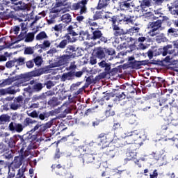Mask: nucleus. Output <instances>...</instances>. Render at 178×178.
<instances>
[{"mask_svg": "<svg viewBox=\"0 0 178 178\" xmlns=\"http://www.w3.org/2000/svg\"><path fill=\"white\" fill-rule=\"evenodd\" d=\"M51 127V124L49 123L46 124H40L38 123L33 128H32L30 131H29L24 136L18 135V137L20 140L21 144L24 145L27 141L29 140H36V141H42V138H41V133H44L47 129H49Z\"/></svg>", "mask_w": 178, "mask_h": 178, "instance_id": "nucleus-1", "label": "nucleus"}, {"mask_svg": "<svg viewBox=\"0 0 178 178\" xmlns=\"http://www.w3.org/2000/svg\"><path fill=\"white\" fill-rule=\"evenodd\" d=\"M87 2L88 0H81L77 3H74L71 6V10H79V13L76 15V20L78 23H81L84 20V16L87 13Z\"/></svg>", "mask_w": 178, "mask_h": 178, "instance_id": "nucleus-2", "label": "nucleus"}, {"mask_svg": "<svg viewBox=\"0 0 178 178\" xmlns=\"http://www.w3.org/2000/svg\"><path fill=\"white\" fill-rule=\"evenodd\" d=\"M42 74H44V70L37 69L26 74H21L15 76V81L20 80L22 84H26L27 81L31 80V77H39V76H41Z\"/></svg>", "mask_w": 178, "mask_h": 178, "instance_id": "nucleus-3", "label": "nucleus"}, {"mask_svg": "<svg viewBox=\"0 0 178 178\" xmlns=\"http://www.w3.org/2000/svg\"><path fill=\"white\" fill-rule=\"evenodd\" d=\"M163 23V20L162 19H157L156 21L149 22L147 29L149 30L148 34L149 37H155V35L159 34L160 31L165 29V27H162Z\"/></svg>", "mask_w": 178, "mask_h": 178, "instance_id": "nucleus-4", "label": "nucleus"}, {"mask_svg": "<svg viewBox=\"0 0 178 178\" xmlns=\"http://www.w3.org/2000/svg\"><path fill=\"white\" fill-rule=\"evenodd\" d=\"M24 147H26V144H22V147L19 152V156H16L14 160L11 162V165H13L15 169H19L21 165H23V161L29 156V152L24 151Z\"/></svg>", "mask_w": 178, "mask_h": 178, "instance_id": "nucleus-5", "label": "nucleus"}, {"mask_svg": "<svg viewBox=\"0 0 178 178\" xmlns=\"http://www.w3.org/2000/svg\"><path fill=\"white\" fill-rule=\"evenodd\" d=\"M69 62H70V59L67 57V56L63 54L61 56H58L56 59H54L50 63V66H51V67H59V66H66V65H68Z\"/></svg>", "mask_w": 178, "mask_h": 178, "instance_id": "nucleus-6", "label": "nucleus"}, {"mask_svg": "<svg viewBox=\"0 0 178 178\" xmlns=\"http://www.w3.org/2000/svg\"><path fill=\"white\" fill-rule=\"evenodd\" d=\"M95 159H98L95 153H86L79 158L81 166H84L86 163H92Z\"/></svg>", "mask_w": 178, "mask_h": 178, "instance_id": "nucleus-7", "label": "nucleus"}, {"mask_svg": "<svg viewBox=\"0 0 178 178\" xmlns=\"http://www.w3.org/2000/svg\"><path fill=\"white\" fill-rule=\"evenodd\" d=\"M138 138H141V136H140V131L135 130L127 134L125 136L126 141L122 144V145H126V144H133L134 141L138 140Z\"/></svg>", "mask_w": 178, "mask_h": 178, "instance_id": "nucleus-8", "label": "nucleus"}, {"mask_svg": "<svg viewBox=\"0 0 178 178\" xmlns=\"http://www.w3.org/2000/svg\"><path fill=\"white\" fill-rule=\"evenodd\" d=\"M98 65L99 67L104 69V72L100 73L98 77L99 79H105V77L111 73V67L112 66V63H106V60H102L98 63Z\"/></svg>", "mask_w": 178, "mask_h": 178, "instance_id": "nucleus-9", "label": "nucleus"}, {"mask_svg": "<svg viewBox=\"0 0 178 178\" xmlns=\"http://www.w3.org/2000/svg\"><path fill=\"white\" fill-rule=\"evenodd\" d=\"M64 53L65 54V56L70 60L80 56V54L77 51V48L74 45H68Z\"/></svg>", "mask_w": 178, "mask_h": 178, "instance_id": "nucleus-10", "label": "nucleus"}, {"mask_svg": "<svg viewBox=\"0 0 178 178\" xmlns=\"http://www.w3.org/2000/svg\"><path fill=\"white\" fill-rule=\"evenodd\" d=\"M12 4L14 5L13 9L16 12L27 10L29 8L27 3L23 2L22 0H12Z\"/></svg>", "mask_w": 178, "mask_h": 178, "instance_id": "nucleus-11", "label": "nucleus"}, {"mask_svg": "<svg viewBox=\"0 0 178 178\" xmlns=\"http://www.w3.org/2000/svg\"><path fill=\"white\" fill-rule=\"evenodd\" d=\"M24 129V127L21 123L11 122L8 125V130L12 133H22Z\"/></svg>", "mask_w": 178, "mask_h": 178, "instance_id": "nucleus-12", "label": "nucleus"}, {"mask_svg": "<svg viewBox=\"0 0 178 178\" xmlns=\"http://www.w3.org/2000/svg\"><path fill=\"white\" fill-rule=\"evenodd\" d=\"M167 56L164 59V62H166V63H173L174 62H176V58L177 56V54H176V52H175V49L168 50Z\"/></svg>", "mask_w": 178, "mask_h": 178, "instance_id": "nucleus-13", "label": "nucleus"}, {"mask_svg": "<svg viewBox=\"0 0 178 178\" xmlns=\"http://www.w3.org/2000/svg\"><path fill=\"white\" fill-rule=\"evenodd\" d=\"M131 0H125L120 3V8L121 10H123L124 12H126L129 10V12H131V8H133V3L130 2Z\"/></svg>", "mask_w": 178, "mask_h": 178, "instance_id": "nucleus-14", "label": "nucleus"}, {"mask_svg": "<svg viewBox=\"0 0 178 178\" xmlns=\"http://www.w3.org/2000/svg\"><path fill=\"white\" fill-rule=\"evenodd\" d=\"M168 10L171 15H176L178 16V0H175L170 3V6L168 5Z\"/></svg>", "mask_w": 178, "mask_h": 178, "instance_id": "nucleus-15", "label": "nucleus"}, {"mask_svg": "<svg viewBox=\"0 0 178 178\" xmlns=\"http://www.w3.org/2000/svg\"><path fill=\"white\" fill-rule=\"evenodd\" d=\"M167 101H168L169 105L173 108H177V101H176V97L177 95L172 94H166Z\"/></svg>", "mask_w": 178, "mask_h": 178, "instance_id": "nucleus-16", "label": "nucleus"}, {"mask_svg": "<svg viewBox=\"0 0 178 178\" xmlns=\"http://www.w3.org/2000/svg\"><path fill=\"white\" fill-rule=\"evenodd\" d=\"M8 16L10 17V19H14V20H17L18 22H19V23L23 22V19L26 17V15H24L22 13L15 14L13 13V12L9 13Z\"/></svg>", "mask_w": 178, "mask_h": 178, "instance_id": "nucleus-17", "label": "nucleus"}, {"mask_svg": "<svg viewBox=\"0 0 178 178\" xmlns=\"http://www.w3.org/2000/svg\"><path fill=\"white\" fill-rule=\"evenodd\" d=\"M118 154V148L113 147H108L106 151V155L108 158H115V155Z\"/></svg>", "mask_w": 178, "mask_h": 178, "instance_id": "nucleus-18", "label": "nucleus"}, {"mask_svg": "<svg viewBox=\"0 0 178 178\" xmlns=\"http://www.w3.org/2000/svg\"><path fill=\"white\" fill-rule=\"evenodd\" d=\"M73 72L70 71L68 72L63 73L60 77V81H70L73 80Z\"/></svg>", "mask_w": 178, "mask_h": 178, "instance_id": "nucleus-19", "label": "nucleus"}, {"mask_svg": "<svg viewBox=\"0 0 178 178\" xmlns=\"http://www.w3.org/2000/svg\"><path fill=\"white\" fill-rule=\"evenodd\" d=\"M79 40L80 41H86L92 40L91 35L88 33V31H82L79 33Z\"/></svg>", "mask_w": 178, "mask_h": 178, "instance_id": "nucleus-20", "label": "nucleus"}, {"mask_svg": "<svg viewBox=\"0 0 178 178\" xmlns=\"http://www.w3.org/2000/svg\"><path fill=\"white\" fill-rule=\"evenodd\" d=\"M60 22L65 23V24H69V23H72V15L69 13L63 14L60 17Z\"/></svg>", "mask_w": 178, "mask_h": 178, "instance_id": "nucleus-21", "label": "nucleus"}, {"mask_svg": "<svg viewBox=\"0 0 178 178\" xmlns=\"http://www.w3.org/2000/svg\"><path fill=\"white\" fill-rule=\"evenodd\" d=\"M54 115H55V111H54L49 112H43L41 113L40 114H38V118H39L40 120H45V119H48L49 116H54Z\"/></svg>", "mask_w": 178, "mask_h": 178, "instance_id": "nucleus-22", "label": "nucleus"}, {"mask_svg": "<svg viewBox=\"0 0 178 178\" xmlns=\"http://www.w3.org/2000/svg\"><path fill=\"white\" fill-rule=\"evenodd\" d=\"M156 41L158 44H161V42H167L168 38L165 36V33L159 32V34L155 35Z\"/></svg>", "mask_w": 178, "mask_h": 178, "instance_id": "nucleus-23", "label": "nucleus"}, {"mask_svg": "<svg viewBox=\"0 0 178 178\" xmlns=\"http://www.w3.org/2000/svg\"><path fill=\"white\" fill-rule=\"evenodd\" d=\"M14 60L16 63L15 67L17 70H19V66H23L26 65V58L24 57H19L18 58H15Z\"/></svg>", "mask_w": 178, "mask_h": 178, "instance_id": "nucleus-24", "label": "nucleus"}, {"mask_svg": "<svg viewBox=\"0 0 178 178\" xmlns=\"http://www.w3.org/2000/svg\"><path fill=\"white\" fill-rule=\"evenodd\" d=\"M2 156L3 159H6V161H10V159H13V152L7 148L6 152H3Z\"/></svg>", "mask_w": 178, "mask_h": 178, "instance_id": "nucleus-25", "label": "nucleus"}, {"mask_svg": "<svg viewBox=\"0 0 178 178\" xmlns=\"http://www.w3.org/2000/svg\"><path fill=\"white\" fill-rule=\"evenodd\" d=\"M37 123V120H33L31 118H26L24 120V124L22 125L24 127H30L33 126V124H35Z\"/></svg>", "mask_w": 178, "mask_h": 178, "instance_id": "nucleus-26", "label": "nucleus"}, {"mask_svg": "<svg viewBox=\"0 0 178 178\" xmlns=\"http://www.w3.org/2000/svg\"><path fill=\"white\" fill-rule=\"evenodd\" d=\"M44 87H45V85H44V83L36 82L33 84L32 88L35 92H40L42 90V88H44Z\"/></svg>", "mask_w": 178, "mask_h": 178, "instance_id": "nucleus-27", "label": "nucleus"}, {"mask_svg": "<svg viewBox=\"0 0 178 178\" xmlns=\"http://www.w3.org/2000/svg\"><path fill=\"white\" fill-rule=\"evenodd\" d=\"M114 35L115 37H119L120 35H124L127 33L124 32L122 29H120L118 26H115L113 28Z\"/></svg>", "mask_w": 178, "mask_h": 178, "instance_id": "nucleus-28", "label": "nucleus"}, {"mask_svg": "<svg viewBox=\"0 0 178 178\" xmlns=\"http://www.w3.org/2000/svg\"><path fill=\"white\" fill-rule=\"evenodd\" d=\"M16 81V76H13L10 78H8L4 79L2 83H0L1 87H5V86H10L12 83Z\"/></svg>", "mask_w": 178, "mask_h": 178, "instance_id": "nucleus-29", "label": "nucleus"}, {"mask_svg": "<svg viewBox=\"0 0 178 178\" xmlns=\"http://www.w3.org/2000/svg\"><path fill=\"white\" fill-rule=\"evenodd\" d=\"M10 122V117L8 114H2L0 115V126L1 124H6Z\"/></svg>", "mask_w": 178, "mask_h": 178, "instance_id": "nucleus-30", "label": "nucleus"}, {"mask_svg": "<svg viewBox=\"0 0 178 178\" xmlns=\"http://www.w3.org/2000/svg\"><path fill=\"white\" fill-rule=\"evenodd\" d=\"M96 56L99 59H104L105 58V49H103L102 47H99L96 49Z\"/></svg>", "mask_w": 178, "mask_h": 178, "instance_id": "nucleus-31", "label": "nucleus"}, {"mask_svg": "<svg viewBox=\"0 0 178 178\" xmlns=\"http://www.w3.org/2000/svg\"><path fill=\"white\" fill-rule=\"evenodd\" d=\"M17 141V136H14L8 140V145L10 148L16 147V142Z\"/></svg>", "mask_w": 178, "mask_h": 178, "instance_id": "nucleus-32", "label": "nucleus"}, {"mask_svg": "<svg viewBox=\"0 0 178 178\" xmlns=\"http://www.w3.org/2000/svg\"><path fill=\"white\" fill-rule=\"evenodd\" d=\"M92 35H91V38L92 40H99V38H101V37H102V32H101V31L97 29L92 31Z\"/></svg>", "mask_w": 178, "mask_h": 178, "instance_id": "nucleus-33", "label": "nucleus"}, {"mask_svg": "<svg viewBox=\"0 0 178 178\" xmlns=\"http://www.w3.org/2000/svg\"><path fill=\"white\" fill-rule=\"evenodd\" d=\"M152 0H142L140 1V6L143 10H145V8H149L151 6V2Z\"/></svg>", "mask_w": 178, "mask_h": 178, "instance_id": "nucleus-34", "label": "nucleus"}, {"mask_svg": "<svg viewBox=\"0 0 178 178\" xmlns=\"http://www.w3.org/2000/svg\"><path fill=\"white\" fill-rule=\"evenodd\" d=\"M146 40H147V38L145 37L138 38V42H140L138 44L139 49H147V48H148V46L145 45L144 44L142 43V42H144V41H145Z\"/></svg>", "mask_w": 178, "mask_h": 178, "instance_id": "nucleus-35", "label": "nucleus"}, {"mask_svg": "<svg viewBox=\"0 0 178 178\" xmlns=\"http://www.w3.org/2000/svg\"><path fill=\"white\" fill-rule=\"evenodd\" d=\"M69 44V41L67 40H63L60 42L58 44V43H55V47L57 48H60V49H65L66 46Z\"/></svg>", "mask_w": 178, "mask_h": 178, "instance_id": "nucleus-36", "label": "nucleus"}, {"mask_svg": "<svg viewBox=\"0 0 178 178\" xmlns=\"http://www.w3.org/2000/svg\"><path fill=\"white\" fill-rule=\"evenodd\" d=\"M111 0H99L97 6V9H102L109 5Z\"/></svg>", "mask_w": 178, "mask_h": 178, "instance_id": "nucleus-37", "label": "nucleus"}, {"mask_svg": "<svg viewBox=\"0 0 178 178\" xmlns=\"http://www.w3.org/2000/svg\"><path fill=\"white\" fill-rule=\"evenodd\" d=\"M20 89L19 88H16L15 86H10L7 88V94H10L15 95L16 92H19Z\"/></svg>", "mask_w": 178, "mask_h": 178, "instance_id": "nucleus-38", "label": "nucleus"}, {"mask_svg": "<svg viewBox=\"0 0 178 178\" xmlns=\"http://www.w3.org/2000/svg\"><path fill=\"white\" fill-rule=\"evenodd\" d=\"M76 69H77L76 61H72L70 63V66L65 68V70H67V72H76Z\"/></svg>", "mask_w": 178, "mask_h": 178, "instance_id": "nucleus-39", "label": "nucleus"}, {"mask_svg": "<svg viewBox=\"0 0 178 178\" xmlns=\"http://www.w3.org/2000/svg\"><path fill=\"white\" fill-rule=\"evenodd\" d=\"M40 49H48L51 47V41L44 40L42 44H40Z\"/></svg>", "mask_w": 178, "mask_h": 178, "instance_id": "nucleus-40", "label": "nucleus"}, {"mask_svg": "<svg viewBox=\"0 0 178 178\" xmlns=\"http://www.w3.org/2000/svg\"><path fill=\"white\" fill-rule=\"evenodd\" d=\"M47 38H48V35H47V33L44 31H42L36 35V40L38 41H41L42 40H45Z\"/></svg>", "mask_w": 178, "mask_h": 178, "instance_id": "nucleus-41", "label": "nucleus"}, {"mask_svg": "<svg viewBox=\"0 0 178 178\" xmlns=\"http://www.w3.org/2000/svg\"><path fill=\"white\" fill-rule=\"evenodd\" d=\"M157 102H159V106H163V105H165L166 102H168L166 95L160 97L159 99H157Z\"/></svg>", "mask_w": 178, "mask_h": 178, "instance_id": "nucleus-42", "label": "nucleus"}, {"mask_svg": "<svg viewBox=\"0 0 178 178\" xmlns=\"http://www.w3.org/2000/svg\"><path fill=\"white\" fill-rule=\"evenodd\" d=\"M140 31V27L134 26L127 30V34H130V35H133V34H136V33H138Z\"/></svg>", "mask_w": 178, "mask_h": 178, "instance_id": "nucleus-43", "label": "nucleus"}, {"mask_svg": "<svg viewBox=\"0 0 178 178\" xmlns=\"http://www.w3.org/2000/svg\"><path fill=\"white\" fill-rule=\"evenodd\" d=\"M128 122H129V124H134V123H136V122H137V115H136L134 114H131L128 117Z\"/></svg>", "mask_w": 178, "mask_h": 178, "instance_id": "nucleus-44", "label": "nucleus"}, {"mask_svg": "<svg viewBox=\"0 0 178 178\" xmlns=\"http://www.w3.org/2000/svg\"><path fill=\"white\" fill-rule=\"evenodd\" d=\"M33 60L36 66H41V65H42V57L40 56L33 58Z\"/></svg>", "mask_w": 178, "mask_h": 178, "instance_id": "nucleus-45", "label": "nucleus"}, {"mask_svg": "<svg viewBox=\"0 0 178 178\" xmlns=\"http://www.w3.org/2000/svg\"><path fill=\"white\" fill-rule=\"evenodd\" d=\"M127 158L124 159L125 163H127V161H133L137 158V154L135 152H130Z\"/></svg>", "mask_w": 178, "mask_h": 178, "instance_id": "nucleus-46", "label": "nucleus"}, {"mask_svg": "<svg viewBox=\"0 0 178 178\" xmlns=\"http://www.w3.org/2000/svg\"><path fill=\"white\" fill-rule=\"evenodd\" d=\"M45 99V95L44 93H42L40 95H33V101H44Z\"/></svg>", "mask_w": 178, "mask_h": 178, "instance_id": "nucleus-47", "label": "nucleus"}, {"mask_svg": "<svg viewBox=\"0 0 178 178\" xmlns=\"http://www.w3.org/2000/svg\"><path fill=\"white\" fill-rule=\"evenodd\" d=\"M34 54V48L28 47L24 49V55H33Z\"/></svg>", "mask_w": 178, "mask_h": 178, "instance_id": "nucleus-48", "label": "nucleus"}, {"mask_svg": "<svg viewBox=\"0 0 178 178\" xmlns=\"http://www.w3.org/2000/svg\"><path fill=\"white\" fill-rule=\"evenodd\" d=\"M155 81L157 83V88L162 87L163 84L165 83V79L161 77L155 76Z\"/></svg>", "mask_w": 178, "mask_h": 178, "instance_id": "nucleus-49", "label": "nucleus"}, {"mask_svg": "<svg viewBox=\"0 0 178 178\" xmlns=\"http://www.w3.org/2000/svg\"><path fill=\"white\" fill-rule=\"evenodd\" d=\"M34 40V33H29L25 38V42H31Z\"/></svg>", "mask_w": 178, "mask_h": 178, "instance_id": "nucleus-50", "label": "nucleus"}, {"mask_svg": "<svg viewBox=\"0 0 178 178\" xmlns=\"http://www.w3.org/2000/svg\"><path fill=\"white\" fill-rule=\"evenodd\" d=\"M134 16H125L123 19L124 22H126L127 24H133L134 23Z\"/></svg>", "mask_w": 178, "mask_h": 178, "instance_id": "nucleus-51", "label": "nucleus"}, {"mask_svg": "<svg viewBox=\"0 0 178 178\" xmlns=\"http://www.w3.org/2000/svg\"><path fill=\"white\" fill-rule=\"evenodd\" d=\"M24 86H27V83H22L20 80H16V82L13 83V87H14V88H19V87H24Z\"/></svg>", "mask_w": 178, "mask_h": 178, "instance_id": "nucleus-52", "label": "nucleus"}, {"mask_svg": "<svg viewBox=\"0 0 178 178\" xmlns=\"http://www.w3.org/2000/svg\"><path fill=\"white\" fill-rule=\"evenodd\" d=\"M47 54L49 55V56H54L55 54H58V49H56V47H50V49L47 51Z\"/></svg>", "mask_w": 178, "mask_h": 178, "instance_id": "nucleus-53", "label": "nucleus"}, {"mask_svg": "<svg viewBox=\"0 0 178 178\" xmlns=\"http://www.w3.org/2000/svg\"><path fill=\"white\" fill-rule=\"evenodd\" d=\"M43 86H44V87L46 86V88H47V90H51L52 87L55 86V82L52 81H47L44 83H43Z\"/></svg>", "mask_w": 178, "mask_h": 178, "instance_id": "nucleus-54", "label": "nucleus"}, {"mask_svg": "<svg viewBox=\"0 0 178 178\" xmlns=\"http://www.w3.org/2000/svg\"><path fill=\"white\" fill-rule=\"evenodd\" d=\"M104 54L106 56L109 55L112 56L113 55H115V54H116V51L112 48L104 49Z\"/></svg>", "mask_w": 178, "mask_h": 178, "instance_id": "nucleus-55", "label": "nucleus"}, {"mask_svg": "<svg viewBox=\"0 0 178 178\" xmlns=\"http://www.w3.org/2000/svg\"><path fill=\"white\" fill-rule=\"evenodd\" d=\"M63 27H65V24H59L55 25L54 27H53V29L55 31L62 33V30H63Z\"/></svg>", "mask_w": 178, "mask_h": 178, "instance_id": "nucleus-56", "label": "nucleus"}, {"mask_svg": "<svg viewBox=\"0 0 178 178\" xmlns=\"http://www.w3.org/2000/svg\"><path fill=\"white\" fill-rule=\"evenodd\" d=\"M22 104L16 103L15 102H14L10 105V109H12L13 111H17V109H19V108H20Z\"/></svg>", "mask_w": 178, "mask_h": 178, "instance_id": "nucleus-57", "label": "nucleus"}, {"mask_svg": "<svg viewBox=\"0 0 178 178\" xmlns=\"http://www.w3.org/2000/svg\"><path fill=\"white\" fill-rule=\"evenodd\" d=\"M67 30L68 31V34H70V35H72V37H76V35H79L77 33L73 31V26L72 25L69 26Z\"/></svg>", "mask_w": 178, "mask_h": 178, "instance_id": "nucleus-58", "label": "nucleus"}, {"mask_svg": "<svg viewBox=\"0 0 178 178\" xmlns=\"http://www.w3.org/2000/svg\"><path fill=\"white\" fill-rule=\"evenodd\" d=\"M102 11H97L93 15V20H99L102 17Z\"/></svg>", "mask_w": 178, "mask_h": 178, "instance_id": "nucleus-59", "label": "nucleus"}, {"mask_svg": "<svg viewBox=\"0 0 178 178\" xmlns=\"http://www.w3.org/2000/svg\"><path fill=\"white\" fill-rule=\"evenodd\" d=\"M115 97L118 101H122V99H126V95L124 92H122L121 93H115Z\"/></svg>", "mask_w": 178, "mask_h": 178, "instance_id": "nucleus-60", "label": "nucleus"}, {"mask_svg": "<svg viewBox=\"0 0 178 178\" xmlns=\"http://www.w3.org/2000/svg\"><path fill=\"white\" fill-rule=\"evenodd\" d=\"M97 141H99V143H98L99 145H104V144H106V143H108V140L106 136L99 137L97 138Z\"/></svg>", "mask_w": 178, "mask_h": 178, "instance_id": "nucleus-61", "label": "nucleus"}, {"mask_svg": "<svg viewBox=\"0 0 178 178\" xmlns=\"http://www.w3.org/2000/svg\"><path fill=\"white\" fill-rule=\"evenodd\" d=\"M131 67L133 69H140L141 67V63L140 61L134 60L131 63Z\"/></svg>", "mask_w": 178, "mask_h": 178, "instance_id": "nucleus-62", "label": "nucleus"}, {"mask_svg": "<svg viewBox=\"0 0 178 178\" xmlns=\"http://www.w3.org/2000/svg\"><path fill=\"white\" fill-rule=\"evenodd\" d=\"M28 116H30V118H33V119H37L38 118V113L37 111H33L31 113L27 112Z\"/></svg>", "mask_w": 178, "mask_h": 178, "instance_id": "nucleus-63", "label": "nucleus"}, {"mask_svg": "<svg viewBox=\"0 0 178 178\" xmlns=\"http://www.w3.org/2000/svg\"><path fill=\"white\" fill-rule=\"evenodd\" d=\"M26 66L27 69H33L34 67V60H29L26 62H25Z\"/></svg>", "mask_w": 178, "mask_h": 178, "instance_id": "nucleus-64", "label": "nucleus"}]
</instances>
